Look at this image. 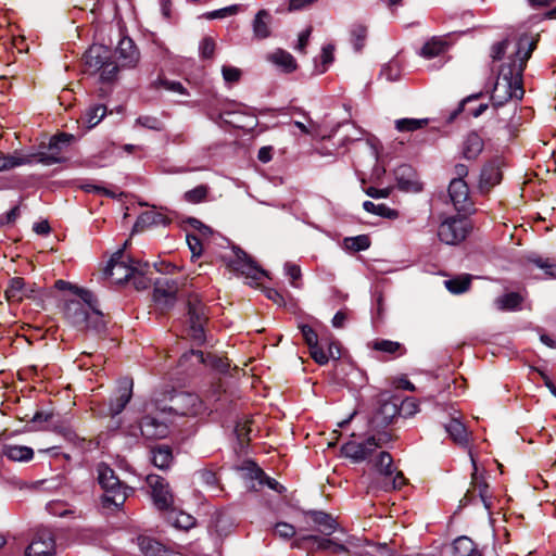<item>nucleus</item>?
Segmentation results:
<instances>
[{
  "label": "nucleus",
  "instance_id": "obj_1",
  "mask_svg": "<svg viewBox=\"0 0 556 556\" xmlns=\"http://www.w3.org/2000/svg\"><path fill=\"white\" fill-rule=\"evenodd\" d=\"M535 47L536 40L527 35L520 36L514 42L505 39L491 47L492 61H503L491 94L495 106L504 105L513 99H522L525 94L522 74Z\"/></svg>",
  "mask_w": 556,
  "mask_h": 556
},
{
  "label": "nucleus",
  "instance_id": "obj_2",
  "mask_svg": "<svg viewBox=\"0 0 556 556\" xmlns=\"http://www.w3.org/2000/svg\"><path fill=\"white\" fill-rule=\"evenodd\" d=\"M85 73L99 75L102 84H113L118 78L119 66L113 60L109 48L102 45L91 46L83 56Z\"/></svg>",
  "mask_w": 556,
  "mask_h": 556
},
{
  "label": "nucleus",
  "instance_id": "obj_3",
  "mask_svg": "<svg viewBox=\"0 0 556 556\" xmlns=\"http://www.w3.org/2000/svg\"><path fill=\"white\" fill-rule=\"evenodd\" d=\"M97 480L103 490L102 505L105 508H121L125 504L131 489L124 484L115 471L104 463L97 466Z\"/></svg>",
  "mask_w": 556,
  "mask_h": 556
},
{
  "label": "nucleus",
  "instance_id": "obj_4",
  "mask_svg": "<svg viewBox=\"0 0 556 556\" xmlns=\"http://www.w3.org/2000/svg\"><path fill=\"white\" fill-rule=\"evenodd\" d=\"M471 229L472 225L467 215L447 216L438 227V238L445 244L456 245L468 237Z\"/></svg>",
  "mask_w": 556,
  "mask_h": 556
},
{
  "label": "nucleus",
  "instance_id": "obj_5",
  "mask_svg": "<svg viewBox=\"0 0 556 556\" xmlns=\"http://www.w3.org/2000/svg\"><path fill=\"white\" fill-rule=\"evenodd\" d=\"M162 413H170L176 416H195L203 409L201 399L189 392H174L168 402L159 407Z\"/></svg>",
  "mask_w": 556,
  "mask_h": 556
},
{
  "label": "nucleus",
  "instance_id": "obj_6",
  "mask_svg": "<svg viewBox=\"0 0 556 556\" xmlns=\"http://www.w3.org/2000/svg\"><path fill=\"white\" fill-rule=\"evenodd\" d=\"M187 309L188 334L197 344H202L205 340L204 324L207 320L205 305L198 295H190L187 301Z\"/></svg>",
  "mask_w": 556,
  "mask_h": 556
},
{
  "label": "nucleus",
  "instance_id": "obj_7",
  "mask_svg": "<svg viewBox=\"0 0 556 556\" xmlns=\"http://www.w3.org/2000/svg\"><path fill=\"white\" fill-rule=\"evenodd\" d=\"M448 197L454 208L463 215L476 212L475 202L470 195L469 187L465 180L452 179L448 185Z\"/></svg>",
  "mask_w": 556,
  "mask_h": 556
},
{
  "label": "nucleus",
  "instance_id": "obj_8",
  "mask_svg": "<svg viewBox=\"0 0 556 556\" xmlns=\"http://www.w3.org/2000/svg\"><path fill=\"white\" fill-rule=\"evenodd\" d=\"M97 303L98 301L93 295L91 303H87L80 298L67 300L64 305V316L71 325L81 329L88 325V315Z\"/></svg>",
  "mask_w": 556,
  "mask_h": 556
},
{
  "label": "nucleus",
  "instance_id": "obj_9",
  "mask_svg": "<svg viewBox=\"0 0 556 556\" xmlns=\"http://www.w3.org/2000/svg\"><path fill=\"white\" fill-rule=\"evenodd\" d=\"M504 165V159L501 156H496L483 164L478 182V189L481 193H488L495 186L501 184L503 179L502 168Z\"/></svg>",
  "mask_w": 556,
  "mask_h": 556
},
{
  "label": "nucleus",
  "instance_id": "obj_10",
  "mask_svg": "<svg viewBox=\"0 0 556 556\" xmlns=\"http://www.w3.org/2000/svg\"><path fill=\"white\" fill-rule=\"evenodd\" d=\"M74 138L75 137L71 134H58L53 136L49 141V153H39L30 157L36 159V162L41 163L43 165H53L62 163L65 161V159L61 155V153L64 150V148L70 146Z\"/></svg>",
  "mask_w": 556,
  "mask_h": 556
},
{
  "label": "nucleus",
  "instance_id": "obj_11",
  "mask_svg": "<svg viewBox=\"0 0 556 556\" xmlns=\"http://www.w3.org/2000/svg\"><path fill=\"white\" fill-rule=\"evenodd\" d=\"M228 266L241 275L251 279L252 282H257L263 276L266 275L263 270L244 251L237 249L233 251V258L228 263Z\"/></svg>",
  "mask_w": 556,
  "mask_h": 556
},
{
  "label": "nucleus",
  "instance_id": "obj_12",
  "mask_svg": "<svg viewBox=\"0 0 556 556\" xmlns=\"http://www.w3.org/2000/svg\"><path fill=\"white\" fill-rule=\"evenodd\" d=\"M146 480L151 489L155 506L161 510L170 508L174 503V496L166 480L157 475H148Z\"/></svg>",
  "mask_w": 556,
  "mask_h": 556
},
{
  "label": "nucleus",
  "instance_id": "obj_13",
  "mask_svg": "<svg viewBox=\"0 0 556 556\" xmlns=\"http://www.w3.org/2000/svg\"><path fill=\"white\" fill-rule=\"evenodd\" d=\"M123 250H118L114 253L112 258L109 262V265L105 269L106 275L115 282L123 283L131 279V276L137 270L135 263L131 265H127L122 261Z\"/></svg>",
  "mask_w": 556,
  "mask_h": 556
},
{
  "label": "nucleus",
  "instance_id": "obj_14",
  "mask_svg": "<svg viewBox=\"0 0 556 556\" xmlns=\"http://www.w3.org/2000/svg\"><path fill=\"white\" fill-rule=\"evenodd\" d=\"M55 542L48 530L38 531L25 551V556H53Z\"/></svg>",
  "mask_w": 556,
  "mask_h": 556
},
{
  "label": "nucleus",
  "instance_id": "obj_15",
  "mask_svg": "<svg viewBox=\"0 0 556 556\" xmlns=\"http://www.w3.org/2000/svg\"><path fill=\"white\" fill-rule=\"evenodd\" d=\"M178 287L172 279L159 280L155 283L153 299L161 309L170 308L176 302Z\"/></svg>",
  "mask_w": 556,
  "mask_h": 556
},
{
  "label": "nucleus",
  "instance_id": "obj_16",
  "mask_svg": "<svg viewBox=\"0 0 556 556\" xmlns=\"http://www.w3.org/2000/svg\"><path fill=\"white\" fill-rule=\"evenodd\" d=\"M132 396V381L124 379L119 382L116 392L110 397L106 416L114 417L121 414Z\"/></svg>",
  "mask_w": 556,
  "mask_h": 556
},
{
  "label": "nucleus",
  "instance_id": "obj_17",
  "mask_svg": "<svg viewBox=\"0 0 556 556\" xmlns=\"http://www.w3.org/2000/svg\"><path fill=\"white\" fill-rule=\"evenodd\" d=\"M35 292V283H27L24 278L14 277L10 279L5 289V298L11 303H20L25 299L33 298Z\"/></svg>",
  "mask_w": 556,
  "mask_h": 556
},
{
  "label": "nucleus",
  "instance_id": "obj_18",
  "mask_svg": "<svg viewBox=\"0 0 556 556\" xmlns=\"http://www.w3.org/2000/svg\"><path fill=\"white\" fill-rule=\"evenodd\" d=\"M115 53L124 68H134L140 61V52L129 37H123L118 41Z\"/></svg>",
  "mask_w": 556,
  "mask_h": 556
},
{
  "label": "nucleus",
  "instance_id": "obj_19",
  "mask_svg": "<svg viewBox=\"0 0 556 556\" xmlns=\"http://www.w3.org/2000/svg\"><path fill=\"white\" fill-rule=\"evenodd\" d=\"M396 186L404 192L417 193L422 190L418 175L409 165H401L395 172Z\"/></svg>",
  "mask_w": 556,
  "mask_h": 556
},
{
  "label": "nucleus",
  "instance_id": "obj_20",
  "mask_svg": "<svg viewBox=\"0 0 556 556\" xmlns=\"http://www.w3.org/2000/svg\"><path fill=\"white\" fill-rule=\"evenodd\" d=\"M376 451V443L374 439H367L364 442L349 441L342 445V454L353 459L356 463L366 460Z\"/></svg>",
  "mask_w": 556,
  "mask_h": 556
},
{
  "label": "nucleus",
  "instance_id": "obj_21",
  "mask_svg": "<svg viewBox=\"0 0 556 556\" xmlns=\"http://www.w3.org/2000/svg\"><path fill=\"white\" fill-rule=\"evenodd\" d=\"M139 427L141 434L149 440L166 438L169 432L167 424L153 416H144Z\"/></svg>",
  "mask_w": 556,
  "mask_h": 556
},
{
  "label": "nucleus",
  "instance_id": "obj_22",
  "mask_svg": "<svg viewBox=\"0 0 556 556\" xmlns=\"http://www.w3.org/2000/svg\"><path fill=\"white\" fill-rule=\"evenodd\" d=\"M305 515L313 522L314 529L324 535H331L338 528L337 520L325 511L309 510Z\"/></svg>",
  "mask_w": 556,
  "mask_h": 556
},
{
  "label": "nucleus",
  "instance_id": "obj_23",
  "mask_svg": "<svg viewBox=\"0 0 556 556\" xmlns=\"http://www.w3.org/2000/svg\"><path fill=\"white\" fill-rule=\"evenodd\" d=\"M170 224V219L162 212L159 211H146L141 213L134 226V231H143L152 226H167Z\"/></svg>",
  "mask_w": 556,
  "mask_h": 556
},
{
  "label": "nucleus",
  "instance_id": "obj_24",
  "mask_svg": "<svg viewBox=\"0 0 556 556\" xmlns=\"http://www.w3.org/2000/svg\"><path fill=\"white\" fill-rule=\"evenodd\" d=\"M302 541H311V542L317 544V547L319 549L327 552L328 555H331V556L348 552V549L344 545L336 543L334 541H332L330 539H324V538H319L317 535L302 536L301 539L294 541L292 543V546L300 547Z\"/></svg>",
  "mask_w": 556,
  "mask_h": 556
},
{
  "label": "nucleus",
  "instance_id": "obj_25",
  "mask_svg": "<svg viewBox=\"0 0 556 556\" xmlns=\"http://www.w3.org/2000/svg\"><path fill=\"white\" fill-rule=\"evenodd\" d=\"M271 15L267 10H260L252 23L253 36L258 39H266L270 36Z\"/></svg>",
  "mask_w": 556,
  "mask_h": 556
},
{
  "label": "nucleus",
  "instance_id": "obj_26",
  "mask_svg": "<svg viewBox=\"0 0 556 556\" xmlns=\"http://www.w3.org/2000/svg\"><path fill=\"white\" fill-rule=\"evenodd\" d=\"M483 139L477 132H470L463 142V155L467 160H476L483 151Z\"/></svg>",
  "mask_w": 556,
  "mask_h": 556
},
{
  "label": "nucleus",
  "instance_id": "obj_27",
  "mask_svg": "<svg viewBox=\"0 0 556 556\" xmlns=\"http://www.w3.org/2000/svg\"><path fill=\"white\" fill-rule=\"evenodd\" d=\"M266 59L286 73H291L296 70L295 59L292 54L282 49H277L267 54Z\"/></svg>",
  "mask_w": 556,
  "mask_h": 556
},
{
  "label": "nucleus",
  "instance_id": "obj_28",
  "mask_svg": "<svg viewBox=\"0 0 556 556\" xmlns=\"http://www.w3.org/2000/svg\"><path fill=\"white\" fill-rule=\"evenodd\" d=\"M397 415H400L397 397H390L381 401L377 410V418H380L382 424L392 422Z\"/></svg>",
  "mask_w": 556,
  "mask_h": 556
},
{
  "label": "nucleus",
  "instance_id": "obj_29",
  "mask_svg": "<svg viewBox=\"0 0 556 556\" xmlns=\"http://www.w3.org/2000/svg\"><path fill=\"white\" fill-rule=\"evenodd\" d=\"M151 454L153 465L162 470L168 469L174 460L172 448L168 445H156L151 450Z\"/></svg>",
  "mask_w": 556,
  "mask_h": 556
},
{
  "label": "nucleus",
  "instance_id": "obj_30",
  "mask_svg": "<svg viewBox=\"0 0 556 556\" xmlns=\"http://www.w3.org/2000/svg\"><path fill=\"white\" fill-rule=\"evenodd\" d=\"M471 460L473 464L475 471L472 472V478H471V490H468V494H472V496H475V494L478 493V495L481 498L484 506L489 507V504H488L489 484L486 483L484 478L477 472L476 463H475V459L472 456H471Z\"/></svg>",
  "mask_w": 556,
  "mask_h": 556
},
{
  "label": "nucleus",
  "instance_id": "obj_31",
  "mask_svg": "<svg viewBox=\"0 0 556 556\" xmlns=\"http://www.w3.org/2000/svg\"><path fill=\"white\" fill-rule=\"evenodd\" d=\"M371 349L394 357L402 356L406 353V349L402 343L387 339L375 340L371 343Z\"/></svg>",
  "mask_w": 556,
  "mask_h": 556
},
{
  "label": "nucleus",
  "instance_id": "obj_32",
  "mask_svg": "<svg viewBox=\"0 0 556 556\" xmlns=\"http://www.w3.org/2000/svg\"><path fill=\"white\" fill-rule=\"evenodd\" d=\"M138 545L144 556H166L168 553L162 543L149 536H139Z\"/></svg>",
  "mask_w": 556,
  "mask_h": 556
},
{
  "label": "nucleus",
  "instance_id": "obj_33",
  "mask_svg": "<svg viewBox=\"0 0 556 556\" xmlns=\"http://www.w3.org/2000/svg\"><path fill=\"white\" fill-rule=\"evenodd\" d=\"M2 454L13 462H29L34 457L33 448L25 445H5Z\"/></svg>",
  "mask_w": 556,
  "mask_h": 556
},
{
  "label": "nucleus",
  "instance_id": "obj_34",
  "mask_svg": "<svg viewBox=\"0 0 556 556\" xmlns=\"http://www.w3.org/2000/svg\"><path fill=\"white\" fill-rule=\"evenodd\" d=\"M445 430L455 443L465 445L468 442V431L458 419H451L450 422L445 425Z\"/></svg>",
  "mask_w": 556,
  "mask_h": 556
},
{
  "label": "nucleus",
  "instance_id": "obj_35",
  "mask_svg": "<svg viewBox=\"0 0 556 556\" xmlns=\"http://www.w3.org/2000/svg\"><path fill=\"white\" fill-rule=\"evenodd\" d=\"M453 552L454 556H482L475 542L467 536H460L454 541Z\"/></svg>",
  "mask_w": 556,
  "mask_h": 556
},
{
  "label": "nucleus",
  "instance_id": "obj_36",
  "mask_svg": "<svg viewBox=\"0 0 556 556\" xmlns=\"http://www.w3.org/2000/svg\"><path fill=\"white\" fill-rule=\"evenodd\" d=\"M471 275L463 274L444 281L445 288L453 294H462L470 289Z\"/></svg>",
  "mask_w": 556,
  "mask_h": 556
},
{
  "label": "nucleus",
  "instance_id": "obj_37",
  "mask_svg": "<svg viewBox=\"0 0 556 556\" xmlns=\"http://www.w3.org/2000/svg\"><path fill=\"white\" fill-rule=\"evenodd\" d=\"M167 521L174 528L185 531L191 529L195 523V519L191 515L180 510L169 511V514L167 515Z\"/></svg>",
  "mask_w": 556,
  "mask_h": 556
},
{
  "label": "nucleus",
  "instance_id": "obj_38",
  "mask_svg": "<svg viewBox=\"0 0 556 556\" xmlns=\"http://www.w3.org/2000/svg\"><path fill=\"white\" fill-rule=\"evenodd\" d=\"M446 49L447 42L445 40L442 38L433 37L422 46L420 54L424 58L432 59L444 53Z\"/></svg>",
  "mask_w": 556,
  "mask_h": 556
},
{
  "label": "nucleus",
  "instance_id": "obj_39",
  "mask_svg": "<svg viewBox=\"0 0 556 556\" xmlns=\"http://www.w3.org/2000/svg\"><path fill=\"white\" fill-rule=\"evenodd\" d=\"M375 468L386 479L394 473L393 459L388 452H380L374 462Z\"/></svg>",
  "mask_w": 556,
  "mask_h": 556
},
{
  "label": "nucleus",
  "instance_id": "obj_40",
  "mask_svg": "<svg viewBox=\"0 0 556 556\" xmlns=\"http://www.w3.org/2000/svg\"><path fill=\"white\" fill-rule=\"evenodd\" d=\"M33 161L30 156L0 153V172L9 170L24 164H30Z\"/></svg>",
  "mask_w": 556,
  "mask_h": 556
},
{
  "label": "nucleus",
  "instance_id": "obj_41",
  "mask_svg": "<svg viewBox=\"0 0 556 556\" xmlns=\"http://www.w3.org/2000/svg\"><path fill=\"white\" fill-rule=\"evenodd\" d=\"M522 298L517 292L506 293L495 300V304L501 311H514L519 307Z\"/></svg>",
  "mask_w": 556,
  "mask_h": 556
},
{
  "label": "nucleus",
  "instance_id": "obj_42",
  "mask_svg": "<svg viewBox=\"0 0 556 556\" xmlns=\"http://www.w3.org/2000/svg\"><path fill=\"white\" fill-rule=\"evenodd\" d=\"M190 355L195 356L199 363L211 366L220 371H225L229 366L224 359L215 355L207 354L206 356H204L202 351H191Z\"/></svg>",
  "mask_w": 556,
  "mask_h": 556
},
{
  "label": "nucleus",
  "instance_id": "obj_43",
  "mask_svg": "<svg viewBox=\"0 0 556 556\" xmlns=\"http://www.w3.org/2000/svg\"><path fill=\"white\" fill-rule=\"evenodd\" d=\"M427 118H401L395 122V128L399 131H415L428 125Z\"/></svg>",
  "mask_w": 556,
  "mask_h": 556
},
{
  "label": "nucleus",
  "instance_id": "obj_44",
  "mask_svg": "<svg viewBox=\"0 0 556 556\" xmlns=\"http://www.w3.org/2000/svg\"><path fill=\"white\" fill-rule=\"evenodd\" d=\"M54 287L58 290H70L87 303H91V301H92V293L89 290L74 286L68 281H65L62 279L56 280L54 283Z\"/></svg>",
  "mask_w": 556,
  "mask_h": 556
},
{
  "label": "nucleus",
  "instance_id": "obj_45",
  "mask_svg": "<svg viewBox=\"0 0 556 556\" xmlns=\"http://www.w3.org/2000/svg\"><path fill=\"white\" fill-rule=\"evenodd\" d=\"M85 329H92L97 332H101L105 329V320L102 312L98 309V303L94 304V307L88 315V325L81 328V330Z\"/></svg>",
  "mask_w": 556,
  "mask_h": 556
},
{
  "label": "nucleus",
  "instance_id": "obj_46",
  "mask_svg": "<svg viewBox=\"0 0 556 556\" xmlns=\"http://www.w3.org/2000/svg\"><path fill=\"white\" fill-rule=\"evenodd\" d=\"M367 38V27L363 24H354L351 28V41L356 51H361Z\"/></svg>",
  "mask_w": 556,
  "mask_h": 556
},
{
  "label": "nucleus",
  "instance_id": "obj_47",
  "mask_svg": "<svg viewBox=\"0 0 556 556\" xmlns=\"http://www.w3.org/2000/svg\"><path fill=\"white\" fill-rule=\"evenodd\" d=\"M135 126L143 127L154 131L164 130V123L156 116L140 115L135 121Z\"/></svg>",
  "mask_w": 556,
  "mask_h": 556
},
{
  "label": "nucleus",
  "instance_id": "obj_48",
  "mask_svg": "<svg viewBox=\"0 0 556 556\" xmlns=\"http://www.w3.org/2000/svg\"><path fill=\"white\" fill-rule=\"evenodd\" d=\"M344 247L353 252L366 250L370 247V239L366 235L344 239Z\"/></svg>",
  "mask_w": 556,
  "mask_h": 556
},
{
  "label": "nucleus",
  "instance_id": "obj_49",
  "mask_svg": "<svg viewBox=\"0 0 556 556\" xmlns=\"http://www.w3.org/2000/svg\"><path fill=\"white\" fill-rule=\"evenodd\" d=\"M251 477L252 479H255L258 481L260 484H266L268 488L281 492L283 489L282 485L279 484L275 479L269 478L265 475V472L258 468L256 465H253V469L251 470Z\"/></svg>",
  "mask_w": 556,
  "mask_h": 556
},
{
  "label": "nucleus",
  "instance_id": "obj_50",
  "mask_svg": "<svg viewBox=\"0 0 556 556\" xmlns=\"http://www.w3.org/2000/svg\"><path fill=\"white\" fill-rule=\"evenodd\" d=\"M402 74V66L397 60H391L387 63L381 72V77H384L388 81H396L400 79Z\"/></svg>",
  "mask_w": 556,
  "mask_h": 556
},
{
  "label": "nucleus",
  "instance_id": "obj_51",
  "mask_svg": "<svg viewBox=\"0 0 556 556\" xmlns=\"http://www.w3.org/2000/svg\"><path fill=\"white\" fill-rule=\"evenodd\" d=\"M208 187L205 185H200L185 192L184 200L188 203L198 204L206 199Z\"/></svg>",
  "mask_w": 556,
  "mask_h": 556
},
{
  "label": "nucleus",
  "instance_id": "obj_52",
  "mask_svg": "<svg viewBox=\"0 0 556 556\" xmlns=\"http://www.w3.org/2000/svg\"><path fill=\"white\" fill-rule=\"evenodd\" d=\"M106 114V108L102 104H97L90 108L86 113V121L88 127L92 128L97 126Z\"/></svg>",
  "mask_w": 556,
  "mask_h": 556
},
{
  "label": "nucleus",
  "instance_id": "obj_53",
  "mask_svg": "<svg viewBox=\"0 0 556 556\" xmlns=\"http://www.w3.org/2000/svg\"><path fill=\"white\" fill-rule=\"evenodd\" d=\"M329 352H325L323 346L318 343L316 345H313L309 348V354L312 358L318 364V365H326L329 361V357H333L332 352V344H329Z\"/></svg>",
  "mask_w": 556,
  "mask_h": 556
},
{
  "label": "nucleus",
  "instance_id": "obj_54",
  "mask_svg": "<svg viewBox=\"0 0 556 556\" xmlns=\"http://www.w3.org/2000/svg\"><path fill=\"white\" fill-rule=\"evenodd\" d=\"M252 422L253 421L249 418H245L237 422L235 432L241 444L248 443L250 441V433L252 432Z\"/></svg>",
  "mask_w": 556,
  "mask_h": 556
},
{
  "label": "nucleus",
  "instance_id": "obj_55",
  "mask_svg": "<svg viewBox=\"0 0 556 556\" xmlns=\"http://www.w3.org/2000/svg\"><path fill=\"white\" fill-rule=\"evenodd\" d=\"M530 262L533 263L538 268L543 269L546 276L553 278L556 277V261L538 256L530 258Z\"/></svg>",
  "mask_w": 556,
  "mask_h": 556
},
{
  "label": "nucleus",
  "instance_id": "obj_56",
  "mask_svg": "<svg viewBox=\"0 0 556 556\" xmlns=\"http://www.w3.org/2000/svg\"><path fill=\"white\" fill-rule=\"evenodd\" d=\"M400 415L405 417L414 416L419 408L418 401L415 397H407L403 401H399Z\"/></svg>",
  "mask_w": 556,
  "mask_h": 556
},
{
  "label": "nucleus",
  "instance_id": "obj_57",
  "mask_svg": "<svg viewBox=\"0 0 556 556\" xmlns=\"http://www.w3.org/2000/svg\"><path fill=\"white\" fill-rule=\"evenodd\" d=\"M135 266L137 267V270L131 276V278L134 279V285L136 286L137 289H147L149 282L144 277V273L146 269L148 268V264L144 263L143 265H141L140 263L137 262Z\"/></svg>",
  "mask_w": 556,
  "mask_h": 556
},
{
  "label": "nucleus",
  "instance_id": "obj_58",
  "mask_svg": "<svg viewBox=\"0 0 556 556\" xmlns=\"http://www.w3.org/2000/svg\"><path fill=\"white\" fill-rule=\"evenodd\" d=\"M405 484H406V479H405L404 475L401 471H395V470L391 478H386L383 481L384 490L401 489Z\"/></svg>",
  "mask_w": 556,
  "mask_h": 556
},
{
  "label": "nucleus",
  "instance_id": "obj_59",
  "mask_svg": "<svg viewBox=\"0 0 556 556\" xmlns=\"http://www.w3.org/2000/svg\"><path fill=\"white\" fill-rule=\"evenodd\" d=\"M157 84L160 87H162L168 91L176 92V93L184 94V96L188 94L187 89L179 81H174V80H169L166 78H160L157 80Z\"/></svg>",
  "mask_w": 556,
  "mask_h": 556
},
{
  "label": "nucleus",
  "instance_id": "obj_60",
  "mask_svg": "<svg viewBox=\"0 0 556 556\" xmlns=\"http://www.w3.org/2000/svg\"><path fill=\"white\" fill-rule=\"evenodd\" d=\"M222 74H223V78L226 83L228 84H235V83H238L241 78V70L238 68V67H233V66H229V65H224L222 67Z\"/></svg>",
  "mask_w": 556,
  "mask_h": 556
},
{
  "label": "nucleus",
  "instance_id": "obj_61",
  "mask_svg": "<svg viewBox=\"0 0 556 556\" xmlns=\"http://www.w3.org/2000/svg\"><path fill=\"white\" fill-rule=\"evenodd\" d=\"M187 243L192 254V260L201 256L203 247L200 238L193 233L187 235Z\"/></svg>",
  "mask_w": 556,
  "mask_h": 556
},
{
  "label": "nucleus",
  "instance_id": "obj_62",
  "mask_svg": "<svg viewBox=\"0 0 556 556\" xmlns=\"http://www.w3.org/2000/svg\"><path fill=\"white\" fill-rule=\"evenodd\" d=\"M215 41L211 37H204L200 42V54L203 59H212L215 52Z\"/></svg>",
  "mask_w": 556,
  "mask_h": 556
},
{
  "label": "nucleus",
  "instance_id": "obj_63",
  "mask_svg": "<svg viewBox=\"0 0 556 556\" xmlns=\"http://www.w3.org/2000/svg\"><path fill=\"white\" fill-rule=\"evenodd\" d=\"M275 534L285 540H289L295 535V528L287 522H278L275 526Z\"/></svg>",
  "mask_w": 556,
  "mask_h": 556
},
{
  "label": "nucleus",
  "instance_id": "obj_64",
  "mask_svg": "<svg viewBox=\"0 0 556 556\" xmlns=\"http://www.w3.org/2000/svg\"><path fill=\"white\" fill-rule=\"evenodd\" d=\"M303 339L305 343L308 345V348H312L313 345L318 344V336L315 332V330L308 326V325H301L300 326Z\"/></svg>",
  "mask_w": 556,
  "mask_h": 556
}]
</instances>
